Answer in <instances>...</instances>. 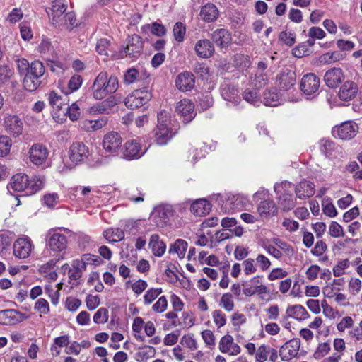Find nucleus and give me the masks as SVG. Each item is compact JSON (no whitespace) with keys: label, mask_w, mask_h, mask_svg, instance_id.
Wrapping results in <instances>:
<instances>
[{"label":"nucleus","mask_w":362,"mask_h":362,"mask_svg":"<svg viewBox=\"0 0 362 362\" xmlns=\"http://www.w3.org/2000/svg\"><path fill=\"white\" fill-rule=\"evenodd\" d=\"M83 82L82 77L80 75L75 74L69 80L68 83V88L70 90V93H72L76 90H78Z\"/></svg>","instance_id":"bf43d9fd"},{"label":"nucleus","mask_w":362,"mask_h":362,"mask_svg":"<svg viewBox=\"0 0 362 362\" xmlns=\"http://www.w3.org/2000/svg\"><path fill=\"white\" fill-rule=\"evenodd\" d=\"M211 210V204L206 199H201L194 202L191 206V212L197 216H204Z\"/></svg>","instance_id":"b1692460"},{"label":"nucleus","mask_w":362,"mask_h":362,"mask_svg":"<svg viewBox=\"0 0 362 362\" xmlns=\"http://www.w3.org/2000/svg\"><path fill=\"white\" fill-rule=\"evenodd\" d=\"M145 151L141 152L140 144L136 140H130L125 143L123 151L124 157L127 159L140 158Z\"/></svg>","instance_id":"412c9836"},{"label":"nucleus","mask_w":362,"mask_h":362,"mask_svg":"<svg viewBox=\"0 0 362 362\" xmlns=\"http://www.w3.org/2000/svg\"><path fill=\"white\" fill-rule=\"evenodd\" d=\"M122 145V138L117 132H110L104 136L103 146L109 153H116Z\"/></svg>","instance_id":"f8f14e48"},{"label":"nucleus","mask_w":362,"mask_h":362,"mask_svg":"<svg viewBox=\"0 0 362 362\" xmlns=\"http://www.w3.org/2000/svg\"><path fill=\"white\" fill-rule=\"evenodd\" d=\"M176 112L183 117V122L188 123L192 121L196 115L194 105L189 99H183L177 103Z\"/></svg>","instance_id":"ddd939ff"},{"label":"nucleus","mask_w":362,"mask_h":362,"mask_svg":"<svg viewBox=\"0 0 362 362\" xmlns=\"http://www.w3.org/2000/svg\"><path fill=\"white\" fill-rule=\"evenodd\" d=\"M45 178L35 176L31 180L25 174H16L13 176L10 187L14 191L24 192L26 196L32 195L42 189Z\"/></svg>","instance_id":"7ed1b4c3"},{"label":"nucleus","mask_w":362,"mask_h":362,"mask_svg":"<svg viewBox=\"0 0 362 362\" xmlns=\"http://www.w3.org/2000/svg\"><path fill=\"white\" fill-rule=\"evenodd\" d=\"M4 127L8 134L18 137L23 132V124L18 116L7 115L4 117Z\"/></svg>","instance_id":"1a4fd4ad"},{"label":"nucleus","mask_w":362,"mask_h":362,"mask_svg":"<svg viewBox=\"0 0 362 362\" xmlns=\"http://www.w3.org/2000/svg\"><path fill=\"white\" fill-rule=\"evenodd\" d=\"M66 10V5L62 0H54L52 3L50 8H46V12L49 16L51 23L55 26L61 27L62 21H61L64 16Z\"/></svg>","instance_id":"0eeeda50"},{"label":"nucleus","mask_w":362,"mask_h":362,"mask_svg":"<svg viewBox=\"0 0 362 362\" xmlns=\"http://www.w3.org/2000/svg\"><path fill=\"white\" fill-rule=\"evenodd\" d=\"M152 98L148 87L136 89L129 94L124 100L127 107L129 109L139 108L146 105Z\"/></svg>","instance_id":"20e7f679"},{"label":"nucleus","mask_w":362,"mask_h":362,"mask_svg":"<svg viewBox=\"0 0 362 362\" xmlns=\"http://www.w3.org/2000/svg\"><path fill=\"white\" fill-rule=\"evenodd\" d=\"M69 153L71 160L76 164L83 162L89 156L88 148L82 142L74 143Z\"/></svg>","instance_id":"4468645a"},{"label":"nucleus","mask_w":362,"mask_h":362,"mask_svg":"<svg viewBox=\"0 0 362 362\" xmlns=\"http://www.w3.org/2000/svg\"><path fill=\"white\" fill-rule=\"evenodd\" d=\"M280 89L288 90L294 85V71L286 69L278 78Z\"/></svg>","instance_id":"bb28decb"},{"label":"nucleus","mask_w":362,"mask_h":362,"mask_svg":"<svg viewBox=\"0 0 362 362\" xmlns=\"http://www.w3.org/2000/svg\"><path fill=\"white\" fill-rule=\"evenodd\" d=\"M167 305V299L164 296H163L160 297L156 303L153 305V310L156 313H163L166 310Z\"/></svg>","instance_id":"774afa93"},{"label":"nucleus","mask_w":362,"mask_h":362,"mask_svg":"<svg viewBox=\"0 0 362 362\" xmlns=\"http://www.w3.org/2000/svg\"><path fill=\"white\" fill-rule=\"evenodd\" d=\"M188 244L185 240L182 239H177L170 245L168 252L170 254L176 253L180 259H183Z\"/></svg>","instance_id":"473e14b6"},{"label":"nucleus","mask_w":362,"mask_h":362,"mask_svg":"<svg viewBox=\"0 0 362 362\" xmlns=\"http://www.w3.org/2000/svg\"><path fill=\"white\" fill-rule=\"evenodd\" d=\"M218 16V11L213 4H206L202 8L200 17L206 22L214 21Z\"/></svg>","instance_id":"c756f323"},{"label":"nucleus","mask_w":362,"mask_h":362,"mask_svg":"<svg viewBox=\"0 0 362 362\" xmlns=\"http://www.w3.org/2000/svg\"><path fill=\"white\" fill-rule=\"evenodd\" d=\"M34 308L42 314H47L49 312V303L44 298H39L35 303Z\"/></svg>","instance_id":"0e129e2a"},{"label":"nucleus","mask_w":362,"mask_h":362,"mask_svg":"<svg viewBox=\"0 0 362 362\" xmlns=\"http://www.w3.org/2000/svg\"><path fill=\"white\" fill-rule=\"evenodd\" d=\"M233 338L229 334L223 336L219 342V349L222 353H228L230 351V346L233 344Z\"/></svg>","instance_id":"3c124183"},{"label":"nucleus","mask_w":362,"mask_h":362,"mask_svg":"<svg viewBox=\"0 0 362 362\" xmlns=\"http://www.w3.org/2000/svg\"><path fill=\"white\" fill-rule=\"evenodd\" d=\"M17 69L21 75H23V85L28 91L35 90L42 83V78L45 74L43 64L38 60L31 64L25 59H18L16 61Z\"/></svg>","instance_id":"f257e3e1"},{"label":"nucleus","mask_w":362,"mask_h":362,"mask_svg":"<svg viewBox=\"0 0 362 362\" xmlns=\"http://www.w3.org/2000/svg\"><path fill=\"white\" fill-rule=\"evenodd\" d=\"M149 247L151 249L153 254L157 257H161L165 252V244L160 240V237L157 234H153L150 238L148 243Z\"/></svg>","instance_id":"a878e982"},{"label":"nucleus","mask_w":362,"mask_h":362,"mask_svg":"<svg viewBox=\"0 0 362 362\" xmlns=\"http://www.w3.org/2000/svg\"><path fill=\"white\" fill-rule=\"evenodd\" d=\"M344 77V71L341 68L334 67L325 72L324 81L329 88H334L341 83Z\"/></svg>","instance_id":"dca6fc26"},{"label":"nucleus","mask_w":362,"mask_h":362,"mask_svg":"<svg viewBox=\"0 0 362 362\" xmlns=\"http://www.w3.org/2000/svg\"><path fill=\"white\" fill-rule=\"evenodd\" d=\"M162 288H151L147 291L144 296V303L146 305L151 303L161 293Z\"/></svg>","instance_id":"6e6d98bb"},{"label":"nucleus","mask_w":362,"mask_h":362,"mask_svg":"<svg viewBox=\"0 0 362 362\" xmlns=\"http://www.w3.org/2000/svg\"><path fill=\"white\" fill-rule=\"evenodd\" d=\"M220 305L228 312L232 311L234 308L232 295L229 293L223 294L220 300Z\"/></svg>","instance_id":"37998d69"},{"label":"nucleus","mask_w":362,"mask_h":362,"mask_svg":"<svg viewBox=\"0 0 362 362\" xmlns=\"http://www.w3.org/2000/svg\"><path fill=\"white\" fill-rule=\"evenodd\" d=\"M358 90V86L356 83L346 81L340 87L338 96L341 100L349 101L356 96Z\"/></svg>","instance_id":"a211bd4d"},{"label":"nucleus","mask_w":362,"mask_h":362,"mask_svg":"<svg viewBox=\"0 0 362 362\" xmlns=\"http://www.w3.org/2000/svg\"><path fill=\"white\" fill-rule=\"evenodd\" d=\"M186 28L181 22H177L173 27V35L176 41L181 42L184 40Z\"/></svg>","instance_id":"49530a36"},{"label":"nucleus","mask_w":362,"mask_h":362,"mask_svg":"<svg viewBox=\"0 0 362 362\" xmlns=\"http://www.w3.org/2000/svg\"><path fill=\"white\" fill-rule=\"evenodd\" d=\"M279 40L286 46H292L294 44V35L292 30H289L287 26L286 30L280 33Z\"/></svg>","instance_id":"c03bdc74"},{"label":"nucleus","mask_w":362,"mask_h":362,"mask_svg":"<svg viewBox=\"0 0 362 362\" xmlns=\"http://www.w3.org/2000/svg\"><path fill=\"white\" fill-rule=\"evenodd\" d=\"M173 213L171 206H158L153 209L151 219L158 228H163L167 226L170 218L173 216Z\"/></svg>","instance_id":"423d86ee"},{"label":"nucleus","mask_w":362,"mask_h":362,"mask_svg":"<svg viewBox=\"0 0 362 362\" xmlns=\"http://www.w3.org/2000/svg\"><path fill=\"white\" fill-rule=\"evenodd\" d=\"M320 87V79L314 74H305L300 82V89L306 95L316 93Z\"/></svg>","instance_id":"2eb2a0df"},{"label":"nucleus","mask_w":362,"mask_h":362,"mask_svg":"<svg viewBox=\"0 0 362 362\" xmlns=\"http://www.w3.org/2000/svg\"><path fill=\"white\" fill-rule=\"evenodd\" d=\"M16 310L13 309L0 310V324L13 325L17 324Z\"/></svg>","instance_id":"72a5a7b5"},{"label":"nucleus","mask_w":362,"mask_h":362,"mask_svg":"<svg viewBox=\"0 0 362 362\" xmlns=\"http://www.w3.org/2000/svg\"><path fill=\"white\" fill-rule=\"evenodd\" d=\"M143 50V42L140 36L133 35L128 39L127 47L124 52L127 55L136 57Z\"/></svg>","instance_id":"6ab92c4d"},{"label":"nucleus","mask_w":362,"mask_h":362,"mask_svg":"<svg viewBox=\"0 0 362 362\" xmlns=\"http://www.w3.org/2000/svg\"><path fill=\"white\" fill-rule=\"evenodd\" d=\"M259 215L262 217L274 216L277 213V207L273 201H262L257 208Z\"/></svg>","instance_id":"7c9ffc66"},{"label":"nucleus","mask_w":362,"mask_h":362,"mask_svg":"<svg viewBox=\"0 0 362 362\" xmlns=\"http://www.w3.org/2000/svg\"><path fill=\"white\" fill-rule=\"evenodd\" d=\"M155 141L158 145H165L173 137L170 127H156L154 131Z\"/></svg>","instance_id":"cd10ccee"},{"label":"nucleus","mask_w":362,"mask_h":362,"mask_svg":"<svg viewBox=\"0 0 362 362\" xmlns=\"http://www.w3.org/2000/svg\"><path fill=\"white\" fill-rule=\"evenodd\" d=\"M315 192V185L308 180L300 182L296 187V196L300 199L311 197Z\"/></svg>","instance_id":"5701e85b"},{"label":"nucleus","mask_w":362,"mask_h":362,"mask_svg":"<svg viewBox=\"0 0 362 362\" xmlns=\"http://www.w3.org/2000/svg\"><path fill=\"white\" fill-rule=\"evenodd\" d=\"M46 240L47 245L53 252H62L67 247V238L62 233L49 231Z\"/></svg>","instance_id":"6e6552de"},{"label":"nucleus","mask_w":362,"mask_h":362,"mask_svg":"<svg viewBox=\"0 0 362 362\" xmlns=\"http://www.w3.org/2000/svg\"><path fill=\"white\" fill-rule=\"evenodd\" d=\"M148 28L151 30V32L158 36L161 37L165 35L166 33V29L165 26L162 24H160L158 23H153L151 25L147 24L145 26L143 27V29Z\"/></svg>","instance_id":"a18cd8bd"},{"label":"nucleus","mask_w":362,"mask_h":362,"mask_svg":"<svg viewBox=\"0 0 362 362\" xmlns=\"http://www.w3.org/2000/svg\"><path fill=\"white\" fill-rule=\"evenodd\" d=\"M319 148L322 154L325 157L332 158L335 156L334 151L337 148L335 143L329 139H322L320 140Z\"/></svg>","instance_id":"c85d7f7f"},{"label":"nucleus","mask_w":362,"mask_h":362,"mask_svg":"<svg viewBox=\"0 0 362 362\" xmlns=\"http://www.w3.org/2000/svg\"><path fill=\"white\" fill-rule=\"evenodd\" d=\"M180 344L184 346L187 347L191 351H195L197 349V342L190 335H184L181 339Z\"/></svg>","instance_id":"052dcab7"},{"label":"nucleus","mask_w":362,"mask_h":362,"mask_svg":"<svg viewBox=\"0 0 362 362\" xmlns=\"http://www.w3.org/2000/svg\"><path fill=\"white\" fill-rule=\"evenodd\" d=\"M110 42L107 39H100L96 45V51L101 55H107V49Z\"/></svg>","instance_id":"69168bd1"},{"label":"nucleus","mask_w":362,"mask_h":362,"mask_svg":"<svg viewBox=\"0 0 362 362\" xmlns=\"http://www.w3.org/2000/svg\"><path fill=\"white\" fill-rule=\"evenodd\" d=\"M349 266V262L347 259H344L334 267L333 274L334 276L339 277L344 274V270Z\"/></svg>","instance_id":"e2e57ef3"},{"label":"nucleus","mask_w":362,"mask_h":362,"mask_svg":"<svg viewBox=\"0 0 362 362\" xmlns=\"http://www.w3.org/2000/svg\"><path fill=\"white\" fill-rule=\"evenodd\" d=\"M211 40L218 47L226 48L231 42V36L226 29H217L213 32Z\"/></svg>","instance_id":"4be33fe9"},{"label":"nucleus","mask_w":362,"mask_h":362,"mask_svg":"<svg viewBox=\"0 0 362 362\" xmlns=\"http://www.w3.org/2000/svg\"><path fill=\"white\" fill-rule=\"evenodd\" d=\"M11 140L6 136H0V157L6 156L10 152Z\"/></svg>","instance_id":"de8ad7c7"},{"label":"nucleus","mask_w":362,"mask_h":362,"mask_svg":"<svg viewBox=\"0 0 362 362\" xmlns=\"http://www.w3.org/2000/svg\"><path fill=\"white\" fill-rule=\"evenodd\" d=\"M344 59V56L339 51L326 52L319 57V62L322 64H332Z\"/></svg>","instance_id":"e433bc0d"},{"label":"nucleus","mask_w":362,"mask_h":362,"mask_svg":"<svg viewBox=\"0 0 362 362\" xmlns=\"http://www.w3.org/2000/svg\"><path fill=\"white\" fill-rule=\"evenodd\" d=\"M61 21H62L61 26L64 27L69 31H71L78 25L76 15L74 12H68L65 13Z\"/></svg>","instance_id":"58836bf2"},{"label":"nucleus","mask_w":362,"mask_h":362,"mask_svg":"<svg viewBox=\"0 0 362 362\" xmlns=\"http://www.w3.org/2000/svg\"><path fill=\"white\" fill-rule=\"evenodd\" d=\"M30 160L36 165L44 163L47 159L49 151L45 146L41 144H34L29 150Z\"/></svg>","instance_id":"9b49d317"},{"label":"nucleus","mask_w":362,"mask_h":362,"mask_svg":"<svg viewBox=\"0 0 362 362\" xmlns=\"http://www.w3.org/2000/svg\"><path fill=\"white\" fill-rule=\"evenodd\" d=\"M195 77L192 73L184 71L178 74L176 78V87L181 91H189L194 88Z\"/></svg>","instance_id":"f3484780"},{"label":"nucleus","mask_w":362,"mask_h":362,"mask_svg":"<svg viewBox=\"0 0 362 362\" xmlns=\"http://www.w3.org/2000/svg\"><path fill=\"white\" fill-rule=\"evenodd\" d=\"M279 207L284 211H288L294 207V202L291 194H284L279 197Z\"/></svg>","instance_id":"a19ab883"},{"label":"nucleus","mask_w":362,"mask_h":362,"mask_svg":"<svg viewBox=\"0 0 362 362\" xmlns=\"http://www.w3.org/2000/svg\"><path fill=\"white\" fill-rule=\"evenodd\" d=\"M361 286L362 281L359 279L351 278L349 282V291L351 295L356 296L360 292Z\"/></svg>","instance_id":"5fc2aeb1"},{"label":"nucleus","mask_w":362,"mask_h":362,"mask_svg":"<svg viewBox=\"0 0 362 362\" xmlns=\"http://www.w3.org/2000/svg\"><path fill=\"white\" fill-rule=\"evenodd\" d=\"M279 355L283 361H289L294 357L293 339L286 342L280 349Z\"/></svg>","instance_id":"4c0bfd02"},{"label":"nucleus","mask_w":362,"mask_h":362,"mask_svg":"<svg viewBox=\"0 0 362 362\" xmlns=\"http://www.w3.org/2000/svg\"><path fill=\"white\" fill-rule=\"evenodd\" d=\"M238 93L237 88L233 85L225 83L221 87V95L226 101L236 104L239 100Z\"/></svg>","instance_id":"393cba45"},{"label":"nucleus","mask_w":362,"mask_h":362,"mask_svg":"<svg viewBox=\"0 0 362 362\" xmlns=\"http://www.w3.org/2000/svg\"><path fill=\"white\" fill-rule=\"evenodd\" d=\"M105 238L110 242H118L124 239V233L120 228H108L103 232Z\"/></svg>","instance_id":"c9c22d12"},{"label":"nucleus","mask_w":362,"mask_h":362,"mask_svg":"<svg viewBox=\"0 0 362 362\" xmlns=\"http://www.w3.org/2000/svg\"><path fill=\"white\" fill-rule=\"evenodd\" d=\"M33 245L28 237L20 238L13 244V254L19 259L28 257L33 250Z\"/></svg>","instance_id":"9d476101"},{"label":"nucleus","mask_w":362,"mask_h":362,"mask_svg":"<svg viewBox=\"0 0 362 362\" xmlns=\"http://www.w3.org/2000/svg\"><path fill=\"white\" fill-rule=\"evenodd\" d=\"M49 102L52 107L60 110L64 108V106L68 105L67 93L62 96L54 90L51 91L49 94Z\"/></svg>","instance_id":"2f4dec72"},{"label":"nucleus","mask_w":362,"mask_h":362,"mask_svg":"<svg viewBox=\"0 0 362 362\" xmlns=\"http://www.w3.org/2000/svg\"><path fill=\"white\" fill-rule=\"evenodd\" d=\"M67 106V107H65V110H66L69 119L71 121L78 120L81 115L80 109L78 105L74 103H72L71 105L69 106L68 105Z\"/></svg>","instance_id":"603ef678"},{"label":"nucleus","mask_w":362,"mask_h":362,"mask_svg":"<svg viewBox=\"0 0 362 362\" xmlns=\"http://www.w3.org/2000/svg\"><path fill=\"white\" fill-rule=\"evenodd\" d=\"M108 320V310L101 308L97 310L93 316V321L97 324H103Z\"/></svg>","instance_id":"864d4df0"},{"label":"nucleus","mask_w":362,"mask_h":362,"mask_svg":"<svg viewBox=\"0 0 362 362\" xmlns=\"http://www.w3.org/2000/svg\"><path fill=\"white\" fill-rule=\"evenodd\" d=\"M215 324L218 327H223L226 323V315L220 310H216L212 313Z\"/></svg>","instance_id":"680f3d73"},{"label":"nucleus","mask_w":362,"mask_h":362,"mask_svg":"<svg viewBox=\"0 0 362 362\" xmlns=\"http://www.w3.org/2000/svg\"><path fill=\"white\" fill-rule=\"evenodd\" d=\"M118 86V79L115 76L109 77L106 72H100L91 86L93 96L96 100H102L116 92Z\"/></svg>","instance_id":"f03ea898"},{"label":"nucleus","mask_w":362,"mask_h":362,"mask_svg":"<svg viewBox=\"0 0 362 362\" xmlns=\"http://www.w3.org/2000/svg\"><path fill=\"white\" fill-rule=\"evenodd\" d=\"M358 132V124L355 122L347 121L340 125L332 128V134L334 137L341 140H350L354 138Z\"/></svg>","instance_id":"39448f33"},{"label":"nucleus","mask_w":362,"mask_h":362,"mask_svg":"<svg viewBox=\"0 0 362 362\" xmlns=\"http://www.w3.org/2000/svg\"><path fill=\"white\" fill-rule=\"evenodd\" d=\"M197 54L201 58H209L214 53V47L209 40H199L194 47Z\"/></svg>","instance_id":"aec40b11"},{"label":"nucleus","mask_w":362,"mask_h":362,"mask_svg":"<svg viewBox=\"0 0 362 362\" xmlns=\"http://www.w3.org/2000/svg\"><path fill=\"white\" fill-rule=\"evenodd\" d=\"M107 123V117L103 116L98 119L85 121L84 127L88 131H96L105 126Z\"/></svg>","instance_id":"ea45409f"},{"label":"nucleus","mask_w":362,"mask_h":362,"mask_svg":"<svg viewBox=\"0 0 362 362\" xmlns=\"http://www.w3.org/2000/svg\"><path fill=\"white\" fill-rule=\"evenodd\" d=\"M323 213L329 217H334L337 212L334 205L330 202L329 198L323 199L322 202Z\"/></svg>","instance_id":"79ce46f5"},{"label":"nucleus","mask_w":362,"mask_h":362,"mask_svg":"<svg viewBox=\"0 0 362 362\" xmlns=\"http://www.w3.org/2000/svg\"><path fill=\"white\" fill-rule=\"evenodd\" d=\"M329 233L333 238H340L344 236L342 227L335 221H332L329 225Z\"/></svg>","instance_id":"13d9d810"},{"label":"nucleus","mask_w":362,"mask_h":362,"mask_svg":"<svg viewBox=\"0 0 362 362\" xmlns=\"http://www.w3.org/2000/svg\"><path fill=\"white\" fill-rule=\"evenodd\" d=\"M329 350L330 345L328 343H321L317 346L313 356L315 358L320 359L327 355Z\"/></svg>","instance_id":"4d7b16f0"},{"label":"nucleus","mask_w":362,"mask_h":362,"mask_svg":"<svg viewBox=\"0 0 362 362\" xmlns=\"http://www.w3.org/2000/svg\"><path fill=\"white\" fill-rule=\"evenodd\" d=\"M279 95L276 88L265 90L263 93V103L267 106H276Z\"/></svg>","instance_id":"f704fd0d"},{"label":"nucleus","mask_w":362,"mask_h":362,"mask_svg":"<svg viewBox=\"0 0 362 362\" xmlns=\"http://www.w3.org/2000/svg\"><path fill=\"white\" fill-rule=\"evenodd\" d=\"M243 98L248 103L255 105L259 101V94L257 89H246L243 93Z\"/></svg>","instance_id":"09e8293b"},{"label":"nucleus","mask_w":362,"mask_h":362,"mask_svg":"<svg viewBox=\"0 0 362 362\" xmlns=\"http://www.w3.org/2000/svg\"><path fill=\"white\" fill-rule=\"evenodd\" d=\"M327 250V244L322 240H318L315 247L311 250V253L314 256L320 257Z\"/></svg>","instance_id":"338daca9"},{"label":"nucleus","mask_w":362,"mask_h":362,"mask_svg":"<svg viewBox=\"0 0 362 362\" xmlns=\"http://www.w3.org/2000/svg\"><path fill=\"white\" fill-rule=\"evenodd\" d=\"M158 124L157 127H170V114L165 111L162 110L158 114Z\"/></svg>","instance_id":"8fccbe9b"}]
</instances>
